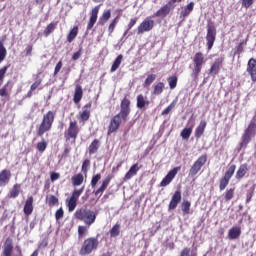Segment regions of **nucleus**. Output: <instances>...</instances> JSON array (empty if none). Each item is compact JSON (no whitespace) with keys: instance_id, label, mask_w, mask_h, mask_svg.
<instances>
[{"instance_id":"e2e57ef3","label":"nucleus","mask_w":256,"mask_h":256,"mask_svg":"<svg viewBox=\"0 0 256 256\" xmlns=\"http://www.w3.org/2000/svg\"><path fill=\"white\" fill-rule=\"evenodd\" d=\"M39 85H41V80L35 81V83H33L31 85V91H35V89H37V87H39Z\"/></svg>"},{"instance_id":"9b49d317","label":"nucleus","mask_w":256,"mask_h":256,"mask_svg":"<svg viewBox=\"0 0 256 256\" xmlns=\"http://www.w3.org/2000/svg\"><path fill=\"white\" fill-rule=\"evenodd\" d=\"M155 27V21L146 18L138 27V35H143L147 31H151Z\"/></svg>"},{"instance_id":"603ef678","label":"nucleus","mask_w":256,"mask_h":256,"mask_svg":"<svg viewBox=\"0 0 256 256\" xmlns=\"http://www.w3.org/2000/svg\"><path fill=\"white\" fill-rule=\"evenodd\" d=\"M233 189H230L225 194L226 201H231L233 199Z\"/></svg>"},{"instance_id":"c03bdc74","label":"nucleus","mask_w":256,"mask_h":256,"mask_svg":"<svg viewBox=\"0 0 256 256\" xmlns=\"http://www.w3.org/2000/svg\"><path fill=\"white\" fill-rule=\"evenodd\" d=\"M37 149H38V151H40V153H43V151H45L47 149V142H45V141L39 142L37 144Z\"/></svg>"},{"instance_id":"2f4dec72","label":"nucleus","mask_w":256,"mask_h":256,"mask_svg":"<svg viewBox=\"0 0 256 256\" xmlns=\"http://www.w3.org/2000/svg\"><path fill=\"white\" fill-rule=\"evenodd\" d=\"M79 32V28L75 26L69 33L67 39L68 43H73V40L77 37V33Z\"/></svg>"},{"instance_id":"0eeeda50","label":"nucleus","mask_w":256,"mask_h":256,"mask_svg":"<svg viewBox=\"0 0 256 256\" xmlns=\"http://www.w3.org/2000/svg\"><path fill=\"white\" fill-rule=\"evenodd\" d=\"M84 189L85 187H82L79 190H74L72 193V196L66 199L68 211L70 212L75 211V207H77V200L81 196V193H83Z\"/></svg>"},{"instance_id":"6ab92c4d","label":"nucleus","mask_w":256,"mask_h":256,"mask_svg":"<svg viewBox=\"0 0 256 256\" xmlns=\"http://www.w3.org/2000/svg\"><path fill=\"white\" fill-rule=\"evenodd\" d=\"M83 99V88L81 85H77L74 92V103H79Z\"/></svg>"},{"instance_id":"20e7f679","label":"nucleus","mask_w":256,"mask_h":256,"mask_svg":"<svg viewBox=\"0 0 256 256\" xmlns=\"http://www.w3.org/2000/svg\"><path fill=\"white\" fill-rule=\"evenodd\" d=\"M204 57L203 54L201 52H198L195 54L194 56V68L192 70V77L194 79V81H197L198 77H199V73H201V69L203 68V63H204Z\"/></svg>"},{"instance_id":"3c124183","label":"nucleus","mask_w":256,"mask_h":256,"mask_svg":"<svg viewBox=\"0 0 256 256\" xmlns=\"http://www.w3.org/2000/svg\"><path fill=\"white\" fill-rule=\"evenodd\" d=\"M63 208H60L56 211L55 217H56V221H59V219H63Z\"/></svg>"},{"instance_id":"6e6d98bb","label":"nucleus","mask_w":256,"mask_h":256,"mask_svg":"<svg viewBox=\"0 0 256 256\" xmlns=\"http://www.w3.org/2000/svg\"><path fill=\"white\" fill-rule=\"evenodd\" d=\"M91 165V162L89 160H85L82 164V171L84 173H87V168Z\"/></svg>"},{"instance_id":"c756f323","label":"nucleus","mask_w":256,"mask_h":256,"mask_svg":"<svg viewBox=\"0 0 256 256\" xmlns=\"http://www.w3.org/2000/svg\"><path fill=\"white\" fill-rule=\"evenodd\" d=\"M121 61H123V55L120 54L112 64V67H111L112 73L119 69V65H121Z\"/></svg>"},{"instance_id":"a878e982","label":"nucleus","mask_w":256,"mask_h":256,"mask_svg":"<svg viewBox=\"0 0 256 256\" xmlns=\"http://www.w3.org/2000/svg\"><path fill=\"white\" fill-rule=\"evenodd\" d=\"M170 11H171V6L166 4L156 12V16L157 17H165V16L169 15Z\"/></svg>"},{"instance_id":"393cba45","label":"nucleus","mask_w":256,"mask_h":256,"mask_svg":"<svg viewBox=\"0 0 256 256\" xmlns=\"http://www.w3.org/2000/svg\"><path fill=\"white\" fill-rule=\"evenodd\" d=\"M247 171H249L247 164H242L236 173V179H243V177H245L247 174Z\"/></svg>"},{"instance_id":"13d9d810","label":"nucleus","mask_w":256,"mask_h":256,"mask_svg":"<svg viewBox=\"0 0 256 256\" xmlns=\"http://www.w3.org/2000/svg\"><path fill=\"white\" fill-rule=\"evenodd\" d=\"M247 71L251 75L252 81H256V68H253V69L247 70Z\"/></svg>"},{"instance_id":"4be33fe9","label":"nucleus","mask_w":256,"mask_h":256,"mask_svg":"<svg viewBox=\"0 0 256 256\" xmlns=\"http://www.w3.org/2000/svg\"><path fill=\"white\" fill-rule=\"evenodd\" d=\"M221 60L217 59L215 60V62L213 63V65L210 68V75H213V77H215V75H217V73H219V69L221 68Z\"/></svg>"},{"instance_id":"864d4df0","label":"nucleus","mask_w":256,"mask_h":256,"mask_svg":"<svg viewBox=\"0 0 256 256\" xmlns=\"http://www.w3.org/2000/svg\"><path fill=\"white\" fill-rule=\"evenodd\" d=\"M89 111L88 110H84L82 113H81V119L83 121H89Z\"/></svg>"},{"instance_id":"aec40b11","label":"nucleus","mask_w":256,"mask_h":256,"mask_svg":"<svg viewBox=\"0 0 256 256\" xmlns=\"http://www.w3.org/2000/svg\"><path fill=\"white\" fill-rule=\"evenodd\" d=\"M241 236V228L239 227H233L228 232L229 239H239Z\"/></svg>"},{"instance_id":"1a4fd4ad","label":"nucleus","mask_w":256,"mask_h":256,"mask_svg":"<svg viewBox=\"0 0 256 256\" xmlns=\"http://www.w3.org/2000/svg\"><path fill=\"white\" fill-rule=\"evenodd\" d=\"M236 166L231 165L228 170L225 172L224 177L220 180V191H224L225 187L229 185V181L231 180V177H233V174L235 173Z\"/></svg>"},{"instance_id":"c9c22d12","label":"nucleus","mask_w":256,"mask_h":256,"mask_svg":"<svg viewBox=\"0 0 256 256\" xmlns=\"http://www.w3.org/2000/svg\"><path fill=\"white\" fill-rule=\"evenodd\" d=\"M97 149H99V140H94L89 146V153H97Z\"/></svg>"},{"instance_id":"f8f14e48","label":"nucleus","mask_w":256,"mask_h":256,"mask_svg":"<svg viewBox=\"0 0 256 256\" xmlns=\"http://www.w3.org/2000/svg\"><path fill=\"white\" fill-rule=\"evenodd\" d=\"M180 169L181 167H175L174 169H172L161 181L160 187H167V185H169V183H171V181L175 179V175H177Z\"/></svg>"},{"instance_id":"412c9836","label":"nucleus","mask_w":256,"mask_h":256,"mask_svg":"<svg viewBox=\"0 0 256 256\" xmlns=\"http://www.w3.org/2000/svg\"><path fill=\"white\" fill-rule=\"evenodd\" d=\"M77 122H70V126L68 128V135L69 137H71L72 139H76L77 138Z\"/></svg>"},{"instance_id":"7ed1b4c3","label":"nucleus","mask_w":256,"mask_h":256,"mask_svg":"<svg viewBox=\"0 0 256 256\" xmlns=\"http://www.w3.org/2000/svg\"><path fill=\"white\" fill-rule=\"evenodd\" d=\"M53 121H55V113L49 111L46 115H44L43 121L39 126L37 132L38 137H42L45 133H47V131H50Z\"/></svg>"},{"instance_id":"7c9ffc66","label":"nucleus","mask_w":256,"mask_h":256,"mask_svg":"<svg viewBox=\"0 0 256 256\" xmlns=\"http://www.w3.org/2000/svg\"><path fill=\"white\" fill-rule=\"evenodd\" d=\"M165 88V84L163 82H159L154 86V90L152 92L153 95H161L163 93V89Z\"/></svg>"},{"instance_id":"de8ad7c7","label":"nucleus","mask_w":256,"mask_h":256,"mask_svg":"<svg viewBox=\"0 0 256 256\" xmlns=\"http://www.w3.org/2000/svg\"><path fill=\"white\" fill-rule=\"evenodd\" d=\"M115 25H117V18H115L108 27L109 35L115 31Z\"/></svg>"},{"instance_id":"5701e85b","label":"nucleus","mask_w":256,"mask_h":256,"mask_svg":"<svg viewBox=\"0 0 256 256\" xmlns=\"http://www.w3.org/2000/svg\"><path fill=\"white\" fill-rule=\"evenodd\" d=\"M205 127H207V122L205 120H201L199 126L195 130V137H201L205 132Z\"/></svg>"},{"instance_id":"09e8293b","label":"nucleus","mask_w":256,"mask_h":256,"mask_svg":"<svg viewBox=\"0 0 256 256\" xmlns=\"http://www.w3.org/2000/svg\"><path fill=\"white\" fill-rule=\"evenodd\" d=\"M85 233H87V228L85 226H79L78 227L79 237H85Z\"/></svg>"},{"instance_id":"f03ea898","label":"nucleus","mask_w":256,"mask_h":256,"mask_svg":"<svg viewBox=\"0 0 256 256\" xmlns=\"http://www.w3.org/2000/svg\"><path fill=\"white\" fill-rule=\"evenodd\" d=\"M76 219H79L80 221H83L85 225H93L95 223V220L97 219V215H95V212H93L91 209H88L87 207L80 208L75 212Z\"/></svg>"},{"instance_id":"8fccbe9b","label":"nucleus","mask_w":256,"mask_h":256,"mask_svg":"<svg viewBox=\"0 0 256 256\" xmlns=\"http://www.w3.org/2000/svg\"><path fill=\"white\" fill-rule=\"evenodd\" d=\"M172 200L180 203L181 201V191H176L172 196Z\"/></svg>"},{"instance_id":"338daca9","label":"nucleus","mask_w":256,"mask_h":256,"mask_svg":"<svg viewBox=\"0 0 256 256\" xmlns=\"http://www.w3.org/2000/svg\"><path fill=\"white\" fill-rule=\"evenodd\" d=\"M5 96H7V85H5V87L0 89V97H5Z\"/></svg>"},{"instance_id":"5fc2aeb1","label":"nucleus","mask_w":256,"mask_h":256,"mask_svg":"<svg viewBox=\"0 0 256 256\" xmlns=\"http://www.w3.org/2000/svg\"><path fill=\"white\" fill-rule=\"evenodd\" d=\"M243 7H246V9H249L251 5H253V0H242Z\"/></svg>"},{"instance_id":"dca6fc26","label":"nucleus","mask_w":256,"mask_h":256,"mask_svg":"<svg viewBox=\"0 0 256 256\" xmlns=\"http://www.w3.org/2000/svg\"><path fill=\"white\" fill-rule=\"evenodd\" d=\"M24 213L27 217L33 213V196L29 197L24 205Z\"/></svg>"},{"instance_id":"4468645a","label":"nucleus","mask_w":256,"mask_h":256,"mask_svg":"<svg viewBox=\"0 0 256 256\" xmlns=\"http://www.w3.org/2000/svg\"><path fill=\"white\" fill-rule=\"evenodd\" d=\"M139 169H140V167H139L138 163L132 165L130 167L129 171L124 176L123 181H129V179H131L132 177H135V175H137Z\"/></svg>"},{"instance_id":"0e129e2a","label":"nucleus","mask_w":256,"mask_h":256,"mask_svg":"<svg viewBox=\"0 0 256 256\" xmlns=\"http://www.w3.org/2000/svg\"><path fill=\"white\" fill-rule=\"evenodd\" d=\"M189 253H191L190 248H184L180 254V256H189Z\"/></svg>"},{"instance_id":"cd10ccee","label":"nucleus","mask_w":256,"mask_h":256,"mask_svg":"<svg viewBox=\"0 0 256 256\" xmlns=\"http://www.w3.org/2000/svg\"><path fill=\"white\" fill-rule=\"evenodd\" d=\"M83 184V174H77L72 177V185L74 187H79V185Z\"/></svg>"},{"instance_id":"a18cd8bd","label":"nucleus","mask_w":256,"mask_h":256,"mask_svg":"<svg viewBox=\"0 0 256 256\" xmlns=\"http://www.w3.org/2000/svg\"><path fill=\"white\" fill-rule=\"evenodd\" d=\"M251 69H256V60H255V58H251L248 61L247 71H250Z\"/></svg>"},{"instance_id":"79ce46f5","label":"nucleus","mask_w":256,"mask_h":256,"mask_svg":"<svg viewBox=\"0 0 256 256\" xmlns=\"http://www.w3.org/2000/svg\"><path fill=\"white\" fill-rule=\"evenodd\" d=\"M103 21L101 22V25H105L107 23L108 19H111V10H107L106 12L103 13L102 15Z\"/></svg>"},{"instance_id":"ddd939ff","label":"nucleus","mask_w":256,"mask_h":256,"mask_svg":"<svg viewBox=\"0 0 256 256\" xmlns=\"http://www.w3.org/2000/svg\"><path fill=\"white\" fill-rule=\"evenodd\" d=\"M13 255V240L11 238H7L4 246H3V252L1 256H12Z\"/></svg>"},{"instance_id":"58836bf2","label":"nucleus","mask_w":256,"mask_h":256,"mask_svg":"<svg viewBox=\"0 0 256 256\" xmlns=\"http://www.w3.org/2000/svg\"><path fill=\"white\" fill-rule=\"evenodd\" d=\"M101 181V174H96L95 176L92 177L91 180V187L95 189L97 187V184Z\"/></svg>"},{"instance_id":"69168bd1","label":"nucleus","mask_w":256,"mask_h":256,"mask_svg":"<svg viewBox=\"0 0 256 256\" xmlns=\"http://www.w3.org/2000/svg\"><path fill=\"white\" fill-rule=\"evenodd\" d=\"M171 109H173V104H171L170 106H168V107L162 112V115H169V113H171Z\"/></svg>"},{"instance_id":"bb28decb","label":"nucleus","mask_w":256,"mask_h":256,"mask_svg":"<svg viewBox=\"0 0 256 256\" xmlns=\"http://www.w3.org/2000/svg\"><path fill=\"white\" fill-rule=\"evenodd\" d=\"M145 105H149V101L145 100L143 95L137 96V107L138 109H143Z\"/></svg>"},{"instance_id":"b1692460","label":"nucleus","mask_w":256,"mask_h":256,"mask_svg":"<svg viewBox=\"0 0 256 256\" xmlns=\"http://www.w3.org/2000/svg\"><path fill=\"white\" fill-rule=\"evenodd\" d=\"M195 7V3L194 2H190L186 7H184V9L181 11L180 15L181 17H189V14L191 13V11H193V8Z\"/></svg>"},{"instance_id":"e433bc0d","label":"nucleus","mask_w":256,"mask_h":256,"mask_svg":"<svg viewBox=\"0 0 256 256\" xmlns=\"http://www.w3.org/2000/svg\"><path fill=\"white\" fill-rule=\"evenodd\" d=\"M47 203L50 207L53 205H57V203H59V198L55 197L54 195H50L47 197Z\"/></svg>"},{"instance_id":"473e14b6","label":"nucleus","mask_w":256,"mask_h":256,"mask_svg":"<svg viewBox=\"0 0 256 256\" xmlns=\"http://www.w3.org/2000/svg\"><path fill=\"white\" fill-rule=\"evenodd\" d=\"M121 225L116 224L115 226L112 227L110 230V235L111 237H119V233H121Z\"/></svg>"},{"instance_id":"774afa93","label":"nucleus","mask_w":256,"mask_h":256,"mask_svg":"<svg viewBox=\"0 0 256 256\" xmlns=\"http://www.w3.org/2000/svg\"><path fill=\"white\" fill-rule=\"evenodd\" d=\"M137 23V18L131 19L130 23L128 24V28L131 29Z\"/></svg>"},{"instance_id":"4c0bfd02","label":"nucleus","mask_w":256,"mask_h":256,"mask_svg":"<svg viewBox=\"0 0 256 256\" xmlns=\"http://www.w3.org/2000/svg\"><path fill=\"white\" fill-rule=\"evenodd\" d=\"M53 31H55V24L50 23V24L46 27V29H45V31H44L45 37H49V35H51V33H53Z\"/></svg>"},{"instance_id":"6e6552de","label":"nucleus","mask_w":256,"mask_h":256,"mask_svg":"<svg viewBox=\"0 0 256 256\" xmlns=\"http://www.w3.org/2000/svg\"><path fill=\"white\" fill-rule=\"evenodd\" d=\"M207 163V156L203 155L200 156L197 161L193 164V166L190 168L189 176L195 177L201 171V167Z\"/></svg>"},{"instance_id":"4d7b16f0","label":"nucleus","mask_w":256,"mask_h":256,"mask_svg":"<svg viewBox=\"0 0 256 256\" xmlns=\"http://www.w3.org/2000/svg\"><path fill=\"white\" fill-rule=\"evenodd\" d=\"M61 67H63V62L59 61L55 67L54 75H57L61 71Z\"/></svg>"},{"instance_id":"c85d7f7f","label":"nucleus","mask_w":256,"mask_h":256,"mask_svg":"<svg viewBox=\"0 0 256 256\" xmlns=\"http://www.w3.org/2000/svg\"><path fill=\"white\" fill-rule=\"evenodd\" d=\"M20 191H21V185L15 184L12 190L10 191L9 197L12 199H15V197H19Z\"/></svg>"},{"instance_id":"ea45409f","label":"nucleus","mask_w":256,"mask_h":256,"mask_svg":"<svg viewBox=\"0 0 256 256\" xmlns=\"http://www.w3.org/2000/svg\"><path fill=\"white\" fill-rule=\"evenodd\" d=\"M168 83H169L170 89H175V87H177V76L169 77Z\"/></svg>"},{"instance_id":"a19ab883","label":"nucleus","mask_w":256,"mask_h":256,"mask_svg":"<svg viewBox=\"0 0 256 256\" xmlns=\"http://www.w3.org/2000/svg\"><path fill=\"white\" fill-rule=\"evenodd\" d=\"M155 79H157V75H155V74L149 75L144 82V86L147 87V86L151 85V83H153V81H155Z\"/></svg>"},{"instance_id":"680f3d73","label":"nucleus","mask_w":256,"mask_h":256,"mask_svg":"<svg viewBox=\"0 0 256 256\" xmlns=\"http://www.w3.org/2000/svg\"><path fill=\"white\" fill-rule=\"evenodd\" d=\"M59 177H60L59 173H57V172H52V173H51V176H50V179H51V181L53 182V181H57V179H59Z\"/></svg>"},{"instance_id":"39448f33","label":"nucleus","mask_w":256,"mask_h":256,"mask_svg":"<svg viewBox=\"0 0 256 256\" xmlns=\"http://www.w3.org/2000/svg\"><path fill=\"white\" fill-rule=\"evenodd\" d=\"M99 241L96 238H88L84 241L80 250V255H89L93 249H97Z\"/></svg>"},{"instance_id":"f704fd0d","label":"nucleus","mask_w":256,"mask_h":256,"mask_svg":"<svg viewBox=\"0 0 256 256\" xmlns=\"http://www.w3.org/2000/svg\"><path fill=\"white\" fill-rule=\"evenodd\" d=\"M5 57H7V49L3 45V42L0 41V63L5 61Z\"/></svg>"},{"instance_id":"72a5a7b5","label":"nucleus","mask_w":256,"mask_h":256,"mask_svg":"<svg viewBox=\"0 0 256 256\" xmlns=\"http://www.w3.org/2000/svg\"><path fill=\"white\" fill-rule=\"evenodd\" d=\"M193 132V126H191L190 128H185L184 130H182L181 132V137L182 139H189L191 137V133Z\"/></svg>"},{"instance_id":"2eb2a0df","label":"nucleus","mask_w":256,"mask_h":256,"mask_svg":"<svg viewBox=\"0 0 256 256\" xmlns=\"http://www.w3.org/2000/svg\"><path fill=\"white\" fill-rule=\"evenodd\" d=\"M99 14V6H96L92 9L90 21L88 23L87 29H93V25L97 23V15Z\"/></svg>"},{"instance_id":"f257e3e1","label":"nucleus","mask_w":256,"mask_h":256,"mask_svg":"<svg viewBox=\"0 0 256 256\" xmlns=\"http://www.w3.org/2000/svg\"><path fill=\"white\" fill-rule=\"evenodd\" d=\"M131 105V102L124 98L121 103V110L119 114L113 117V119L110 121L109 127H108V135H111V133H115L117 129H119V126L121 125V119L124 122H127V117H129V113H131V109L129 106Z\"/></svg>"},{"instance_id":"052dcab7","label":"nucleus","mask_w":256,"mask_h":256,"mask_svg":"<svg viewBox=\"0 0 256 256\" xmlns=\"http://www.w3.org/2000/svg\"><path fill=\"white\" fill-rule=\"evenodd\" d=\"M81 51H82V48H80L79 51H77L76 53L73 54V56H72L73 61H77V59H79V57H81Z\"/></svg>"},{"instance_id":"9d476101","label":"nucleus","mask_w":256,"mask_h":256,"mask_svg":"<svg viewBox=\"0 0 256 256\" xmlns=\"http://www.w3.org/2000/svg\"><path fill=\"white\" fill-rule=\"evenodd\" d=\"M215 37H217V29L213 25H208L206 40L209 50L213 48V44L215 43Z\"/></svg>"},{"instance_id":"49530a36","label":"nucleus","mask_w":256,"mask_h":256,"mask_svg":"<svg viewBox=\"0 0 256 256\" xmlns=\"http://www.w3.org/2000/svg\"><path fill=\"white\" fill-rule=\"evenodd\" d=\"M7 66H4L0 69V85L3 83V79L5 78V73H7Z\"/></svg>"},{"instance_id":"bf43d9fd","label":"nucleus","mask_w":256,"mask_h":256,"mask_svg":"<svg viewBox=\"0 0 256 256\" xmlns=\"http://www.w3.org/2000/svg\"><path fill=\"white\" fill-rule=\"evenodd\" d=\"M177 205H179V202L175 201V200H171L170 201V204H169V209L170 210H173V209H176L177 208Z\"/></svg>"},{"instance_id":"37998d69","label":"nucleus","mask_w":256,"mask_h":256,"mask_svg":"<svg viewBox=\"0 0 256 256\" xmlns=\"http://www.w3.org/2000/svg\"><path fill=\"white\" fill-rule=\"evenodd\" d=\"M190 207H191V202H189V201L183 202L182 203V211H183V213L188 214Z\"/></svg>"},{"instance_id":"a211bd4d","label":"nucleus","mask_w":256,"mask_h":256,"mask_svg":"<svg viewBox=\"0 0 256 256\" xmlns=\"http://www.w3.org/2000/svg\"><path fill=\"white\" fill-rule=\"evenodd\" d=\"M109 183H111V176H107L103 182L102 185L100 186V188L95 192V195H103V191H105V189H107Z\"/></svg>"},{"instance_id":"423d86ee","label":"nucleus","mask_w":256,"mask_h":256,"mask_svg":"<svg viewBox=\"0 0 256 256\" xmlns=\"http://www.w3.org/2000/svg\"><path fill=\"white\" fill-rule=\"evenodd\" d=\"M255 130L256 124L255 122H251L242 136V142L240 143V147H247L248 143L251 141V138L255 137Z\"/></svg>"},{"instance_id":"f3484780","label":"nucleus","mask_w":256,"mask_h":256,"mask_svg":"<svg viewBox=\"0 0 256 256\" xmlns=\"http://www.w3.org/2000/svg\"><path fill=\"white\" fill-rule=\"evenodd\" d=\"M11 177V172L9 170H3L0 173V185H7L9 183V179Z\"/></svg>"}]
</instances>
